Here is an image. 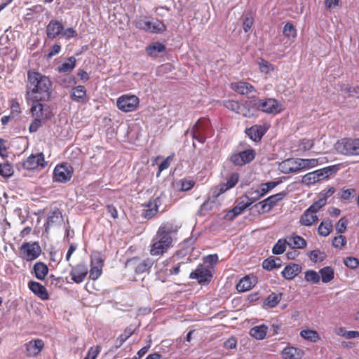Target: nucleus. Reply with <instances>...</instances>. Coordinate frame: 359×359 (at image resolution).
<instances>
[{"label":"nucleus","mask_w":359,"mask_h":359,"mask_svg":"<svg viewBox=\"0 0 359 359\" xmlns=\"http://www.w3.org/2000/svg\"><path fill=\"white\" fill-rule=\"evenodd\" d=\"M52 93V82L48 77L34 70L27 72L25 99L27 102L34 95L42 100H49Z\"/></svg>","instance_id":"obj_1"},{"label":"nucleus","mask_w":359,"mask_h":359,"mask_svg":"<svg viewBox=\"0 0 359 359\" xmlns=\"http://www.w3.org/2000/svg\"><path fill=\"white\" fill-rule=\"evenodd\" d=\"M177 228L171 222H165L159 226L155 236L152 239L149 253L152 256H162L171 247L174 241L173 234Z\"/></svg>","instance_id":"obj_2"},{"label":"nucleus","mask_w":359,"mask_h":359,"mask_svg":"<svg viewBox=\"0 0 359 359\" xmlns=\"http://www.w3.org/2000/svg\"><path fill=\"white\" fill-rule=\"evenodd\" d=\"M191 133L193 139L200 143H204L207 138L213 135L214 130L210 121L206 118H201L193 126Z\"/></svg>","instance_id":"obj_3"},{"label":"nucleus","mask_w":359,"mask_h":359,"mask_svg":"<svg viewBox=\"0 0 359 359\" xmlns=\"http://www.w3.org/2000/svg\"><path fill=\"white\" fill-rule=\"evenodd\" d=\"M325 205V199H318L304 211L299 217V224L304 226H311L318 221L317 213Z\"/></svg>","instance_id":"obj_4"},{"label":"nucleus","mask_w":359,"mask_h":359,"mask_svg":"<svg viewBox=\"0 0 359 359\" xmlns=\"http://www.w3.org/2000/svg\"><path fill=\"white\" fill-rule=\"evenodd\" d=\"M154 262L151 258L142 259L139 257H133L128 259L125 264L126 267L133 270L137 275L144 273H149Z\"/></svg>","instance_id":"obj_5"},{"label":"nucleus","mask_w":359,"mask_h":359,"mask_svg":"<svg viewBox=\"0 0 359 359\" xmlns=\"http://www.w3.org/2000/svg\"><path fill=\"white\" fill-rule=\"evenodd\" d=\"M41 248L36 241L25 242L19 248L20 257L27 262L36 259L41 255Z\"/></svg>","instance_id":"obj_6"},{"label":"nucleus","mask_w":359,"mask_h":359,"mask_svg":"<svg viewBox=\"0 0 359 359\" xmlns=\"http://www.w3.org/2000/svg\"><path fill=\"white\" fill-rule=\"evenodd\" d=\"M337 151L346 156L359 155V138H343L335 144Z\"/></svg>","instance_id":"obj_7"},{"label":"nucleus","mask_w":359,"mask_h":359,"mask_svg":"<svg viewBox=\"0 0 359 359\" xmlns=\"http://www.w3.org/2000/svg\"><path fill=\"white\" fill-rule=\"evenodd\" d=\"M30 101H32L30 113L34 118L46 121L51 117L50 107L42 104L41 102L43 100H41V97H39L38 95H34L32 100H29Z\"/></svg>","instance_id":"obj_8"},{"label":"nucleus","mask_w":359,"mask_h":359,"mask_svg":"<svg viewBox=\"0 0 359 359\" xmlns=\"http://www.w3.org/2000/svg\"><path fill=\"white\" fill-rule=\"evenodd\" d=\"M253 107L267 114H276L281 111V104L276 99H254Z\"/></svg>","instance_id":"obj_9"},{"label":"nucleus","mask_w":359,"mask_h":359,"mask_svg":"<svg viewBox=\"0 0 359 359\" xmlns=\"http://www.w3.org/2000/svg\"><path fill=\"white\" fill-rule=\"evenodd\" d=\"M74 168L68 163L57 164L53 170V181L58 183H67L73 176Z\"/></svg>","instance_id":"obj_10"},{"label":"nucleus","mask_w":359,"mask_h":359,"mask_svg":"<svg viewBox=\"0 0 359 359\" xmlns=\"http://www.w3.org/2000/svg\"><path fill=\"white\" fill-rule=\"evenodd\" d=\"M47 165V162L45 161L44 155L42 152L36 154H31L22 163L17 164L18 170L20 168L31 170H35L39 168H44Z\"/></svg>","instance_id":"obj_11"},{"label":"nucleus","mask_w":359,"mask_h":359,"mask_svg":"<svg viewBox=\"0 0 359 359\" xmlns=\"http://www.w3.org/2000/svg\"><path fill=\"white\" fill-rule=\"evenodd\" d=\"M140 99L133 95H123L117 99L116 105L123 112L135 111L139 107Z\"/></svg>","instance_id":"obj_12"},{"label":"nucleus","mask_w":359,"mask_h":359,"mask_svg":"<svg viewBox=\"0 0 359 359\" xmlns=\"http://www.w3.org/2000/svg\"><path fill=\"white\" fill-rule=\"evenodd\" d=\"M255 150L254 149H249L232 154L229 157V161L236 166H243L252 162L255 159Z\"/></svg>","instance_id":"obj_13"},{"label":"nucleus","mask_w":359,"mask_h":359,"mask_svg":"<svg viewBox=\"0 0 359 359\" xmlns=\"http://www.w3.org/2000/svg\"><path fill=\"white\" fill-rule=\"evenodd\" d=\"M239 180V175L237 172H233L226 177L225 183H220L219 185L213 187L211 190L212 197L217 198L221 194L227 190L234 187Z\"/></svg>","instance_id":"obj_14"},{"label":"nucleus","mask_w":359,"mask_h":359,"mask_svg":"<svg viewBox=\"0 0 359 359\" xmlns=\"http://www.w3.org/2000/svg\"><path fill=\"white\" fill-rule=\"evenodd\" d=\"M189 278L191 279H196L199 284H204L211 281L212 274L208 266L199 264L196 270L190 273Z\"/></svg>","instance_id":"obj_15"},{"label":"nucleus","mask_w":359,"mask_h":359,"mask_svg":"<svg viewBox=\"0 0 359 359\" xmlns=\"http://www.w3.org/2000/svg\"><path fill=\"white\" fill-rule=\"evenodd\" d=\"M269 128V126L266 124L253 125L245 130V133L248 137L255 142H259L263 136L266 133Z\"/></svg>","instance_id":"obj_16"},{"label":"nucleus","mask_w":359,"mask_h":359,"mask_svg":"<svg viewBox=\"0 0 359 359\" xmlns=\"http://www.w3.org/2000/svg\"><path fill=\"white\" fill-rule=\"evenodd\" d=\"M88 273V267L85 263H79L74 266H72L69 275L72 280L77 284L82 283Z\"/></svg>","instance_id":"obj_17"},{"label":"nucleus","mask_w":359,"mask_h":359,"mask_svg":"<svg viewBox=\"0 0 359 359\" xmlns=\"http://www.w3.org/2000/svg\"><path fill=\"white\" fill-rule=\"evenodd\" d=\"M69 96L72 101L81 104H86L89 101L86 88L83 86L79 85L72 88L70 90Z\"/></svg>","instance_id":"obj_18"},{"label":"nucleus","mask_w":359,"mask_h":359,"mask_svg":"<svg viewBox=\"0 0 359 359\" xmlns=\"http://www.w3.org/2000/svg\"><path fill=\"white\" fill-rule=\"evenodd\" d=\"M230 88L236 93L247 96L257 92L255 88L252 84L243 81L231 83Z\"/></svg>","instance_id":"obj_19"},{"label":"nucleus","mask_w":359,"mask_h":359,"mask_svg":"<svg viewBox=\"0 0 359 359\" xmlns=\"http://www.w3.org/2000/svg\"><path fill=\"white\" fill-rule=\"evenodd\" d=\"M64 27L62 23L57 20H51L46 26V33L48 39H53L62 34Z\"/></svg>","instance_id":"obj_20"},{"label":"nucleus","mask_w":359,"mask_h":359,"mask_svg":"<svg viewBox=\"0 0 359 359\" xmlns=\"http://www.w3.org/2000/svg\"><path fill=\"white\" fill-rule=\"evenodd\" d=\"M28 287L40 299L43 301L49 299L48 290L41 283L30 280L28 283Z\"/></svg>","instance_id":"obj_21"},{"label":"nucleus","mask_w":359,"mask_h":359,"mask_svg":"<svg viewBox=\"0 0 359 359\" xmlns=\"http://www.w3.org/2000/svg\"><path fill=\"white\" fill-rule=\"evenodd\" d=\"M304 355V351L294 346H286L281 351L283 359H302Z\"/></svg>","instance_id":"obj_22"},{"label":"nucleus","mask_w":359,"mask_h":359,"mask_svg":"<svg viewBox=\"0 0 359 359\" xmlns=\"http://www.w3.org/2000/svg\"><path fill=\"white\" fill-rule=\"evenodd\" d=\"M27 355L29 357L36 356L40 353L44 347L43 341L40 339L31 340L25 344Z\"/></svg>","instance_id":"obj_23"},{"label":"nucleus","mask_w":359,"mask_h":359,"mask_svg":"<svg viewBox=\"0 0 359 359\" xmlns=\"http://www.w3.org/2000/svg\"><path fill=\"white\" fill-rule=\"evenodd\" d=\"M257 283L256 278L245 276L242 278L236 285V290L239 292H245L250 290Z\"/></svg>","instance_id":"obj_24"},{"label":"nucleus","mask_w":359,"mask_h":359,"mask_svg":"<svg viewBox=\"0 0 359 359\" xmlns=\"http://www.w3.org/2000/svg\"><path fill=\"white\" fill-rule=\"evenodd\" d=\"M302 271V266L297 264L290 263L285 266L281 274L283 277L287 280H292Z\"/></svg>","instance_id":"obj_25"},{"label":"nucleus","mask_w":359,"mask_h":359,"mask_svg":"<svg viewBox=\"0 0 359 359\" xmlns=\"http://www.w3.org/2000/svg\"><path fill=\"white\" fill-rule=\"evenodd\" d=\"M48 266L42 262H37L34 264L33 273L38 280H43L48 275Z\"/></svg>","instance_id":"obj_26"},{"label":"nucleus","mask_w":359,"mask_h":359,"mask_svg":"<svg viewBox=\"0 0 359 359\" xmlns=\"http://www.w3.org/2000/svg\"><path fill=\"white\" fill-rule=\"evenodd\" d=\"M288 245L292 249H304L306 248L307 243L306 240L296 234H292L291 236H288L287 238Z\"/></svg>","instance_id":"obj_27"},{"label":"nucleus","mask_w":359,"mask_h":359,"mask_svg":"<svg viewBox=\"0 0 359 359\" xmlns=\"http://www.w3.org/2000/svg\"><path fill=\"white\" fill-rule=\"evenodd\" d=\"M299 158H290L283 161L281 167L283 169V172L285 173L297 172L300 171Z\"/></svg>","instance_id":"obj_28"},{"label":"nucleus","mask_w":359,"mask_h":359,"mask_svg":"<svg viewBox=\"0 0 359 359\" xmlns=\"http://www.w3.org/2000/svg\"><path fill=\"white\" fill-rule=\"evenodd\" d=\"M268 331V327L265 325L255 326L250 330V335L257 340L264 339Z\"/></svg>","instance_id":"obj_29"},{"label":"nucleus","mask_w":359,"mask_h":359,"mask_svg":"<svg viewBox=\"0 0 359 359\" xmlns=\"http://www.w3.org/2000/svg\"><path fill=\"white\" fill-rule=\"evenodd\" d=\"M282 266V260L279 257H269L264 260L262 267L268 271H271L274 269H278Z\"/></svg>","instance_id":"obj_30"},{"label":"nucleus","mask_w":359,"mask_h":359,"mask_svg":"<svg viewBox=\"0 0 359 359\" xmlns=\"http://www.w3.org/2000/svg\"><path fill=\"white\" fill-rule=\"evenodd\" d=\"M161 201V197H156L153 201H150L148 203L147 206L149 208L145 210L144 217L146 218L150 219L157 213Z\"/></svg>","instance_id":"obj_31"},{"label":"nucleus","mask_w":359,"mask_h":359,"mask_svg":"<svg viewBox=\"0 0 359 359\" xmlns=\"http://www.w3.org/2000/svg\"><path fill=\"white\" fill-rule=\"evenodd\" d=\"M319 275L323 283H328L334 278V270L332 266H325L320 269Z\"/></svg>","instance_id":"obj_32"},{"label":"nucleus","mask_w":359,"mask_h":359,"mask_svg":"<svg viewBox=\"0 0 359 359\" xmlns=\"http://www.w3.org/2000/svg\"><path fill=\"white\" fill-rule=\"evenodd\" d=\"M96 262V266L93 265V262H91V268L89 271V278L93 280H97L102 274L103 262L100 258H97Z\"/></svg>","instance_id":"obj_33"},{"label":"nucleus","mask_w":359,"mask_h":359,"mask_svg":"<svg viewBox=\"0 0 359 359\" xmlns=\"http://www.w3.org/2000/svg\"><path fill=\"white\" fill-rule=\"evenodd\" d=\"M282 299V294L281 293H271L269 294L264 301L263 306L264 307L267 308H274L276 306L279 302H280Z\"/></svg>","instance_id":"obj_34"},{"label":"nucleus","mask_w":359,"mask_h":359,"mask_svg":"<svg viewBox=\"0 0 359 359\" xmlns=\"http://www.w3.org/2000/svg\"><path fill=\"white\" fill-rule=\"evenodd\" d=\"M165 46L159 42H155L146 47V53L151 57H157L158 53L165 50Z\"/></svg>","instance_id":"obj_35"},{"label":"nucleus","mask_w":359,"mask_h":359,"mask_svg":"<svg viewBox=\"0 0 359 359\" xmlns=\"http://www.w3.org/2000/svg\"><path fill=\"white\" fill-rule=\"evenodd\" d=\"M333 225L330 219L321 222L318 228V233L320 236L326 237L332 231Z\"/></svg>","instance_id":"obj_36"},{"label":"nucleus","mask_w":359,"mask_h":359,"mask_svg":"<svg viewBox=\"0 0 359 359\" xmlns=\"http://www.w3.org/2000/svg\"><path fill=\"white\" fill-rule=\"evenodd\" d=\"M135 331V328L130 325L127 327L125 330L123 334H120L118 337L116 339V348L121 347L123 344L130 337L133 333Z\"/></svg>","instance_id":"obj_37"},{"label":"nucleus","mask_w":359,"mask_h":359,"mask_svg":"<svg viewBox=\"0 0 359 359\" xmlns=\"http://www.w3.org/2000/svg\"><path fill=\"white\" fill-rule=\"evenodd\" d=\"M76 66V59L74 57H68L61 65L58 66L59 72H71Z\"/></svg>","instance_id":"obj_38"},{"label":"nucleus","mask_w":359,"mask_h":359,"mask_svg":"<svg viewBox=\"0 0 359 359\" xmlns=\"http://www.w3.org/2000/svg\"><path fill=\"white\" fill-rule=\"evenodd\" d=\"M298 162H299V168L300 170L303 169H310L314 167H316L319 164L322 163V162L319 161L318 158H311V159H303L299 158Z\"/></svg>","instance_id":"obj_39"},{"label":"nucleus","mask_w":359,"mask_h":359,"mask_svg":"<svg viewBox=\"0 0 359 359\" xmlns=\"http://www.w3.org/2000/svg\"><path fill=\"white\" fill-rule=\"evenodd\" d=\"M300 336L311 342H316L320 339V336L318 332L313 330H303L300 332Z\"/></svg>","instance_id":"obj_40"},{"label":"nucleus","mask_w":359,"mask_h":359,"mask_svg":"<svg viewBox=\"0 0 359 359\" xmlns=\"http://www.w3.org/2000/svg\"><path fill=\"white\" fill-rule=\"evenodd\" d=\"M278 184H279V182H268L262 184L259 189H258L259 193V194L258 195V197H263L269 191H270L273 188H275Z\"/></svg>","instance_id":"obj_41"},{"label":"nucleus","mask_w":359,"mask_h":359,"mask_svg":"<svg viewBox=\"0 0 359 359\" xmlns=\"http://www.w3.org/2000/svg\"><path fill=\"white\" fill-rule=\"evenodd\" d=\"M257 63L262 73L268 74L274 70L273 65L262 58H258Z\"/></svg>","instance_id":"obj_42"},{"label":"nucleus","mask_w":359,"mask_h":359,"mask_svg":"<svg viewBox=\"0 0 359 359\" xmlns=\"http://www.w3.org/2000/svg\"><path fill=\"white\" fill-rule=\"evenodd\" d=\"M346 244L347 239L346 236L342 235L334 236L332 241L333 248L340 250H343L346 247Z\"/></svg>","instance_id":"obj_43"},{"label":"nucleus","mask_w":359,"mask_h":359,"mask_svg":"<svg viewBox=\"0 0 359 359\" xmlns=\"http://www.w3.org/2000/svg\"><path fill=\"white\" fill-rule=\"evenodd\" d=\"M287 245H288L287 239H279L273 246L272 252L274 255H281L285 251Z\"/></svg>","instance_id":"obj_44"},{"label":"nucleus","mask_w":359,"mask_h":359,"mask_svg":"<svg viewBox=\"0 0 359 359\" xmlns=\"http://www.w3.org/2000/svg\"><path fill=\"white\" fill-rule=\"evenodd\" d=\"M254 100L245 102V104H241L240 108L237 112L238 114L242 115L245 117H250L252 114L249 109V107H253Z\"/></svg>","instance_id":"obj_45"},{"label":"nucleus","mask_w":359,"mask_h":359,"mask_svg":"<svg viewBox=\"0 0 359 359\" xmlns=\"http://www.w3.org/2000/svg\"><path fill=\"white\" fill-rule=\"evenodd\" d=\"M151 29L149 32L152 33H162L166 30L165 25L159 20H155L154 21H151Z\"/></svg>","instance_id":"obj_46"},{"label":"nucleus","mask_w":359,"mask_h":359,"mask_svg":"<svg viewBox=\"0 0 359 359\" xmlns=\"http://www.w3.org/2000/svg\"><path fill=\"white\" fill-rule=\"evenodd\" d=\"M13 175V166L9 163L0 164V175L5 178H8Z\"/></svg>","instance_id":"obj_47"},{"label":"nucleus","mask_w":359,"mask_h":359,"mask_svg":"<svg viewBox=\"0 0 359 359\" xmlns=\"http://www.w3.org/2000/svg\"><path fill=\"white\" fill-rule=\"evenodd\" d=\"M305 280L307 282L317 284L320 282V275L314 270H307L305 271Z\"/></svg>","instance_id":"obj_48"},{"label":"nucleus","mask_w":359,"mask_h":359,"mask_svg":"<svg viewBox=\"0 0 359 359\" xmlns=\"http://www.w3.org/2000/svg\"><path fill=\"white\" fill-rule=\"evenodd\" d=\"M61 217V212L59 211V210H55L51 211L47 217L46 221V229L48 226L53 225V224L56 223L59 221L60 218Z\"/></svg>","instance_id":"obj_49"},{"label":"nucleus","mask_w":359,"mask_h":359,"mask_svg":"<svg viewBox=\"0 0 359 359\" xmlns=\"http://www.w3.org/2000/svg\"><path fill=\"white\" fill-rule=\"evenodd\" d=\"M135 25L136 28L149 32L151 29V21L148 20L147 18H140L135 22Z\"/></svg>","instance_id":"obj_50"},{"label":"nucleus","mask_w":359,"mask_h":359,"mask_svg":"<svg viewBox=\"0 0 359 359\" xmlns=\"http://www.w3.org/2000/svg\"><path fill=\"white\" fill-rule=\"evenodd\" d=\"M253 208L257 209L259 215L269 212L272 209L271 206L269 205L268 202H266V199L256 203Z\"/></svg>","instance_id":"obj_51"},{"label":"nucleus","mask_w":359,"mask_h":359,"mask_svg":"<svg viewBox=\"0 0 359 359\" xmlns=\"http://www.w3.org/2000/svg\"><path fill=\"white\" fill-rule=\"evenodd\" d=\"M340 164H336L323 168H321V170L323 172V175H324L325 179H327L330 176L337 173L338 170L340 169Z\"/></svg>","instance_id":"obj_52"},{"label":"nucleus","mask_w":359,"mask_h":359,"mask_svg":"<svg viewBox=\"0 0 359 359\" xmlns=\"http://www.w3.org/2000/svg\"><path fill=\"white\" fill-rule=\"evenodd\" d=\"M283 34L285 36L293 39L297 36V30L292 23L287 22L283 27Z\"/></svg>","instance_id":"obj_53"},{"label":"nucleus","mask_w":359,"mask_h":359,"mask_svg":"<svg viewBox=\"0 0 359 359\" xmlns=\"http://www.w3.org/2000/svg\"><path fill=\"white\" fill-rule=\"evenodd\" d=\"M285 195L286 194L283 191L278 193L266 198V202H268L269 205L271 206V208H273L278 201H281L285 196Z\"/></svg>","instance_id":"obj_54"},{"label":"nucleus","mask_w":359,"mask_h":359,"mask_svg":"<svg viewBox=\"0 0 359 359\" xmlns=\"http://www.w3.org/2000/svg\"><path fill=\"white\" fill-rule=\"evenodd\" d=\"M348 221L346 217H341L335 226V231L337 233H343L347 229Z\"/></svg>","instance_id":"obj_55"},{"label":"nucleus","mask_w":359,"mask_h":359,"mask_svg":"<svg viewBox=\"0 0 359 359\" xmlns=\"http://www.w3.org/2000/svg\"><path fill=\"white\" fill-rule=\"evenodd\" d=\"M178 184H180V190L182 191H187L191 190L195 185L194 180H189L187 179H182L179 181Z\"/></svg>","instance_id":"obj_56"},{"label":"nucleus","mask_w":359,"mask_h":359,"mask_svg":"<svg viewBox=\"0 0 359 359\" xmlns=\"http://www.w3.org/2000/svg\"><path fill=\"white\" fill-rule=\"evenodd\" d=\"M318 182V180L314 171L306 174L302 177V182L306 185L313 184Z\"/></svg>","instance_id":"obj_57"},{"label":"nucleus","mask_w":359,"mask_h":359,"mask_svg":"<svg viewBox=\"0 0 359 359\" xmlns=\"http://www.w3.org/2000/svg\"><path fill=\"white\" fill-rule=\"evenodd\" d=\"M241 103L238 101L236 100H225L224 101V106L235 113L237 114L239 108H240Z\"/></svg>","instance_id":"obj_58"},{"label":"nucleus","mask_w":359,"mask_h":359,"mask_svg":"<svg viewBox=\"0 0 359 359\" xmlns=\"http://www.w3.org/2000/svg\"><path fill=\"white\" fill-rule=\"evenodd\" d=\"M309 257L311 260L316 262L318 261H323L325 258V254L318 250H314L309 252Z\"/></svg>","instance_id":"obj_59"},{"label":"nucleus","mask_w":359,"mask_h":359,"mask_svg":"<svg viewBox=\"0 0 359 359\" xmlns=\"http://www.w3.org/2000/svg\"><path fill=\"white\" fill-rule=\"evenodd\" d=\"M173 156L174 155H170L169 156H168L166 158H165L163 162L158 165V172H157V177H158L161 174V172L168 168L169 166L170 165V163L172 162V161L173 160Z\"/></svg>","instance_id":"obj_60"},{"label":"nucleus","mask_w":359,"mask_h":359,"mask_svg":"<svg viewBox=\"0 0 359 359\" xmlns=\"http://www.w3.org/2000/svg\"><path fill=\"white\" fill-rule=\"evenodd\" d=\"M356 193L355 189H341L339 194V196L344 200H349L353 198Z\"/></svg>","instance_id":"obj_61"},{"label":"nucleus","mask_w":359,"mask_h":359,"mask_svg":"<svg viewBox=\"0 0 359 359\" xmlns=\"http://www.w3.org/2000/svg\"><path fill=\"white\" fill-rule=\"evenodd\" d=\"M100 352V346H92L88 349L87 355L83 359H96Z\"/></svg>","instance_id":"obj_62"},{"label":"nucleus","mask_w":359,"mask_h":359,"mask_svg":"<svg viewBox=\"0 0 359 359\" xmlns=\"http://www.w3.org/2000/svg\"><path fill=\"white\" fill-rule=\"evenodd\" d=\"M344 264L348 268L351 269H356L359 265V259L353 257H348L344 259Z\"/></svg>","instance_id":"obj_63"},{"label":"nucleus","mask_w":359,"mask_h":359,"mask_svg":"<svg viewBox=\"0 0 359 359\" xmlns=\"http://www.w3.org/2000/svg\"><path fill=\"white\" fill-rule=\"evenodd\" d=\"M344 90L348 96L359 98V85L346 87Z\"/></svg>","instance_id":"obj_64"}]
</instances>
